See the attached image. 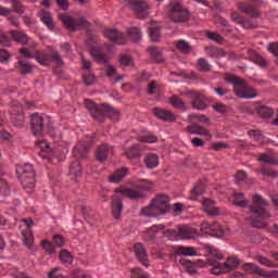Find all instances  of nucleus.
<instances>
[{
  "instance_id": "nucleus-53",
  "label": "nucleus",
  "mask_w": 278,
  "mask_h": 278,
  "mask_svg": "<svg viewBox=\"0 0 278 278\" xmlns=\"http://www.w3.org/2000/svg\"><path fill=\"white\" fill-rule=\"evenodd\" d=\"M0 194H2V197H8V194H10V186L8 185L5 179L1 177H0Z\"/></svg>"
},
{
  "instance_id": "nucleus-18",
  "label": "nucleus",
  "mask_w": 278,
  "mask_h": 278,
  "mask_svg": "<svg viewBox=\"0 0 278 278\" xmlns=\"http://www.w3.org/2000/svg\"><path fill=\"white\" fill-rule=\"evenodd\" d=\"M243 270H245V273L260 275V277H264V278L278 277V271L277 270L266 271V270L262 269L261 267H257V265H255L253 263L244 264L243 265Z\"/></svg>"
},
{
  "instance_id": "nucleus-30",
  "label": "nucleus",
  "mask_w": 278,
  "mask_h": 278,
  "mask_svg": "<svg viewBox=\"0 0 278 278\" xmlns=\"http://www.w3.org/2000/svg\"><path fill=\"white\" fill-rule=\"evenodd\" d=\"M239 265H240V261H238L236 257H229L226 262L222 263L219 275L222 273H229V270L233 268H238Z\"/></svg>"
},
{
  "instance_id": "nucleus-16",
  "label": "nucleus",
  "mask_w": 278,
  "mask_h": 278,
  "mask_svg": "<svg viewBox=\"0 0 278 278\" xmlns=\"http://www.w3.org/2000/svg\"><path fill=\"white\" fill-rule=\"evenodd\" d=\"M258 160L261 162H264L261 168L262 175H265L266 177H277V172H275V169L270 168V165H268V164H277V161L271 155L261 154L258 155Z\"/></svg>"
},
{
  "instance_id": "nucleus-45",
  "label": "nucleus",
  "mask_w": 278,
  "mask_h": 278,
  "mask_svg": "<svg viewBox=\"0 0 278 278\" xmlns=\"http://www.w3.org/2000/svg\"><path fill=\"white\" fill-rule=\"evenodd\" d=\"M251 60L252 62H254V64H257V66H261V68H266V66H268V61L255 52L251 56Z\"/></svg>"
},
{
  "instance_id": "nucleus-21",
  "label": "nucleus",
  "mask_w": 278,
  "mask_h": 278,
  "mask_svg": "<svg viewBox=\"0 0 278 278\" xmlns=\"http://www.w3.org/2000/svg\"><path fill=\"white\" fill-rule=\"evenodd\" d=\"M100 112L102 114V118L98 119L99 123H103L106 118H110V121H113V123H116L121 118V113L116 111V109H113L108 104H102Z\"/></svg>"
},
{
  "instance_id": "nucleus-63",
  "label": "nucleus",
  "mask_w": 278,
  "mask_h": 278,
  "mask_svg": "<svg viewBox=\"0 0 278 278\" xmlns=\"http://www.w3.org/2000/svg\"><path fill=\"white\" fill-rule=\"evenodd\" d=\"M83 80L86 86H92V84H94V74H85Z\"/></svg>"
},
{
  "instance_id": "nucleus-6",
  "label": "nucleus",
  "mask_w": 278,
  "mask_h": 278,
  "mask_svg": "<svg viewBox=\"0 0 278 278\" xmlns=\"http://www.w3.org/2000/svg\"><path fill=\"white\" fill-rule=\"evenodd\" d=\"M163 235L165 238H168V240H177V238H182V240H194V238L199 236V232L188 225H181L176 230H164Z\"/></svg>"
},
{
  "instance_id": "nucleus-64",
  "label": "nucleus",
  "mask_w": 278,
  "mask_h": 278,
  "mask_svg": "<svg viewBox=\"0 0 278 278\" xmlns=\"http://www.w3.org/2000/svg\"><path fill=\"white\" fill-rule=\"evenodd\" d=\"M268 51H269V53H273V55H275V58H278V43L277 42L270 43L268 46Z\"/></svg>"
},
{
  "instance_id": "nucleus-29",
  "label": "nucleus",
  "mask_w": 278,
  "mask_h": 278,
  "mask_svg": "<svg viewBox=\"0 0 278 278\" xmlns=\"http://www.w3.org/2000/svg\"><path fill=\"white\" fill-rule=\"evenodd\" d=\"M175 255H184L185 257H194L197 250L193 247L178 245L174 249Z\"/></svg>"
},
{
  "instance_id": "nucleus-37",
  "label": "nucleus",
  "mask_w": 278,
  "mask_h": 278,
  "mask_svg": "<svg viewBox=\"0 0 278 278\" xmlns=\"http://www.w3.org/2000/svg\"><path fill=\"white\" fill-rule=\"evenodd\" d=\"M231 20L238 25H241V27H244L245 29L254 27L253 24H251V22L242 18V16L238 12L231 13Z\"/></svg>"
},
{
  "instance_id": "nucleus-31",
  "label": "nucleus",
  "mask_w": 278,
  "mask_h": 278,
  "mask_svg": "<svg viewBox=\"0 0 278 278\" xmlns=\"http://www.w3.org/2000/svg\"><path fill=\"white\" fill-rule=\"evenodd\" d=\"M169 103L172 106L175 108V110H180V112H186L188 110V105L184 102V99H181L177 94H173L169 98Z\"/></svg>"
},
{
  "instance_id": "nucleus-27",
  "label": "nucleus",
  "mask_w": 278,
  "mask_h": 278,
  "mask_svg": "<svg viewBox=\"0 0 278 278\" xmlns=\"http://www.w3.org/2000/svg\"><path fill=\"white\" fill-rule=\"evenodd\" d=\"M153 114L161 121H166L167 123H173L177 121L175 113L164 110V109H153Z\"/></svg>"
},
{
  "instance_id": "nucleus-49",
  "label": "nucleus",
  "mask_w": 278,
  "mask_h": 278,
  "mask_svg": "<svg viewBox=\"0 0 278 278\" xmlns=\"http://www.w3.org/2000/svg\"><path fill=\"white\" fill-rule=\"evenodd\" d=\"M59 257L63 264H73V255L66 250L61 251Z\"/></svg>"
},
{
  "instance_id": "nucleus-40",
  "label": "nucleus",
  "mask_w": 278,
  "mask_h": 278,
  "mask_svg": "<svg viewBox=\"0 0 278 278\" xmlns=\"http://www.w3.org/2000/svg\"><path fill=\"white\" fill-rule=\"evenodd\" d=\"M40 18L45 25H47L48 29H53V17L48 11L42 10L40 12Z\"/></svg>"
},
{
  "instance_id": "nucleus-33",
  "label": "nucleus",
  "mask_w": 278,
  "mask_h": 278,
  "mask_svg": "<svg viewBox=\"0 0 278 278\" xmlns=\"http://www.w3.org/2000/svg\"><path fill=\"white\" fill-rule=\"evenodd\" d=\"M127 173H128L127 167H122V168L115 170L113 173V175H111L109 177V181L111 184H118L119 181H123V179H125Z\"/></svg>"
},
{
  "instance_id": "nucleus-22",
  "label": "nucleus",
  "mask_w": 278,
  "mask_h": 278,
  "mask_svg": "<svg viewBox=\"0 0 278 278\" xmlns=\"http://www.w3.org/2000/svg\"><path fill=\"white\" fill-rule=\"evenodd\" d=\"M10 36L13 38L15 42L18 45L27 46L30 48L36 47V43L25 34L24 31L21 30H11Z\"/></svg>"
},
{
  "instance_id": "nucleus-23",
  "label": "nucleus",
  "mask_w": 278,
  "mask_h": 278,
  "mask_svg": "<svg viewBox=\"0 0 278 278\" xmlns=\"http://www.w3.org/2000/svg\"><path fill=\"white\" fill-rule=\"evenodd\" d=\"M112 153H114V148L108 143H103L96 149V160L98 162H105Z\"/></svg>"
},
{
  "instance_id": "nucleus-4",
  "label": "nucleus",
  "mask_w": 278,
  "mask_h": 278,
  "mask_svg": "<svg viewBox=\"0 0 278 278\" xmlns=\"http://www.w3.org/2000/svg\"><path fill=\"white\" fill-rule=\"evenodd\" d=\"M87 45L90 47V55L96 62H98V64L108 63V55H105V51H108L109 48L101 43V39L98 35H88Z\"/></svg>"
},
{
  "instance_id": "nucleus-10",
  "label": "nucleus",
  "mask_w": 278,
  "mask_h": 278,
  "mask_svg": "<svg viewBox=\"0 0 278 278\" xmlns=\"http://www.w3.org/2000/svg\"><path fill=\"white\" fill-rule=\"evenodd\" d=\"M267 205H268V202L264 198H262V195L256 194L253 197L250 211L253 214H256L258 218H262V219L270 218V213H268V211L266 210Z\"/></svg>"
},
{
  "instance_id": "nucleus-61",
  "label": "nucleus",
  "mask_w": 278,
  "mask_h": 278,
  "mask_svg": "<svg viewBox=\"0 0 278 278\" xmlns=\"http://www.w3.org/2000/svg\"><path fill=\"white\" fill-rule=\"evenodd\" d=\"M119 62L123 66H131V56L128 54H121Z\"/></svg>"
},
{
  "instance_id": "nucleus-26",
  "label": "nucleus",
  "mask_w": 278,
  "mask_h": 278,
  "mask_svg": "<svg viewBox=\"0 0 278 278\" xmlns=\"http://www.w3.org/2000/svg\"><path fill=\"white\" fill-rule=\"evenodd\" d=\"M134 249L135 255L140 264L146 267L149 266V255H147V250H144V245L142 243H136Z\"/></svg>"
},
{
  "instance_id": "nucleus-38",
  "label": "nucleus",
  "mask_w": 278,
  "mask_h": 278,
  "mask_svg": "<svg viewBox=\"0 0 278 278\" xmlns=\"http://www.w3.org/2000/svg\"><path fill=\"white\" fill-rule=\"evenodd\" d=\"M189 123H203L204 125H212V122H210V118L205 115L201 114H190L188 116Z\"/></svg>"
},
{
  "instance_id": "nucleus-47",
  "label": "nucleus",
  "mask_w": 278,
  "mask_h": 278,
  "mask_svg": "<svg viewBox=\"0 0 278 278\" xmlns=\"http://www.w3.org/2000/svg\"><path fill=\"white\" fill-rule=\"evenodd\" d=\"M198 68L199 71H201V73H210V71H212V65H210V62H207V60L199 59Z\"/></svg>"
},
{
  "instance_id": "nucleus-56",
  "label": "nucleus",
  "mask_w": 278,
  "mask_h": 278,
  "mask_svg": "<svg viewBox=\"0 0 278 278\" xmlns=\"http://www.w3.org/2000/svg\"><path fill=\"white\" fill-rule=\"evenodd\" d=\"M12 123L14 125V127H23L24 123H25V116L23 115H12Z\"/></svg>"
},
{
  "instance_id": "nucleus-48",
  "label": "nucleus",
  "mask_w": 278,
  "mask_h": 278,
  "mask_svg": "<svg viewBox=\"0 0 278 278\" xmlns=\"http://www.w3.org/2000/svg\"><path fill=\"white\" fill-rule=\"evenodd\" d=\"M149 36L152 42H157L160 40V27L159 26H150L149 27Z\"/></svg>"
},
{
  "instance_id": "nucleus-9",
  "label": "nucleus",
  "mask_w": 278,
  "mask_h": 278,
  "mask_svg": "<svg viewBox=\"0 0 278 278\" xmlns=\"http://www.w3.org/2000/svg\"><path fill=\"white\" fill-rule=\"evenodd\" d=\"M59 18L61 23H63L64 27H66V29H70V31H77V29H79L80 27H90V22H88L86 17L75 18L68 13H60Z\"/></svg>"
},
{
  "instance_id": "nucleus-25",
  "label": "nucleus",
  "mask_w": 278,
  "mask_h": 278,
  "mask_svg": "<svg viewBox=\"0 0 278 278\" xmlns=\"http://www.w3.org/2000/svg\"><path fill=\"white\" fill-rule=\"evenodd\" d=\"M85 105H86L87 110H89V112H90L92 118H94V121H101L103 118V114L100 112V110L103 108V104L98 105L97 103H94L91 100H86Z\"/></svg>"
},
{
  "instance_id": "nucleus-39",
  "label": "nucleus",
  "mask_w": 278,
  "mask_h": 278,
  "mask_svg": "<svg viewBox=\"0 0 278 278\" xmlns=\"http://www.w3.org/2000/svg\"><path fill=\"white\" fill-rule=\"evenodd\" d=\"M126 156L128 157V160H138V157H140V146L139 144H135L131 148H129L128 150H126Z\"/></svg>"
},
{
  "instance_id": "nucleus-42",
  "label": "nucleus",
  "mask_w": 278,
  "mask_h": 278,
  "mask_svg": "<svg viewBox=\"0 0 278 278\" xmlns=\"http://www.w3.org/2000/svg\"><path fill=\"white\" fill-rule=\"evenodd\" d=\"M204 190H205V185H203L202 182L195 185L194 188L191 190V194H190L191 201H197V197H201Z\"/></svg>"
},
{
  "instance_id": "nucleus-28",
  "label": "nucleus",
  "mask_w": 278,
  "mask_h": 278,
  "mask_svg": "<svg viewBox=\"0 0 278 278\" xmlns=\"http://www.w3.org/2000/svg\"><path fill=\"white\" fill-rule=\"evenodd\" d=\"M204 212L208 214V216H220V208L214 205V201L210 199L203 200Z\"/></svg>"
},
{
  "instance_id": "nucleus-20",
  "label": "nucleus",
  "mask_w": 278,
  "mask_h": 278,
  "mask_svg": "<svg viewBox=\"0 0 278 278\" xmlns=\"http://www.w3.org/2000/svg\"><path fill=\"white\" fill-rule=\"evenodd\" d=\"M104 38H108L113 45H125L127 42V37L122 31L116 28H109L104 30Z\"/></svg>"
},
{
  "instance_id": "nucleus-11",
  "label": "nucleus",
  "mask_w": 278,
  "mask_h": 278,
  "mask_svg": "<svg viewBox=\"0 0 278 278\" xmlns=\"http://www.w3.org/2000/svg\"><path fill=\"white\" fill-rule=\"evenodd\" d=\"M125 5H129L137 18H147L149 16V3L144 0H123Z\"/></svg>"
},
{
  "instance_id": "nucleus-36",
  "label": "nucleus",
  "mask_w": 278,
  "mask_h": 278,
  "mask_svg": "<svg viewBox=\"0 0 278 278\" xmlns=\"http://www.w3.org/2000/svg\"><path fill=\"white\" fill-rule=\"evenodd\" d=\"M144 164L147 168H157V166L160 165V157L156 154L150 153L146 156Z\"/></svg>"
},
{
  "instance_id": "nucleus-19",
  "label": "nucleus",
  "mask_w": 278,
  "mask_h": 278,
  "mask_svg": "<svg viewBox=\"0 0 278 278\" xmlns=\"http://www.w3.org/2000/svg\"><path fill=\"white\" fill-rule=\"evenodd\" d=\"M189 97L191 99V106L193 110H207V101H205V94L199 91H189Z\"/></svg>"
},
{
  "instance_id": "nucleus-2",
  "label": "nucleus",
  "mask_w": 278,
  "mask_h": 278,
  "mask_svg": "<svg viewBox=\"0 0 278 278\" xmlns=\"http://www.w3.org/2000/svg\"><path fill=\"white\" fill-rule=\"evenodd\" d=\"M225 81L232 84L233 91L240 99H255V97H257V91H255L253 87L249 86L244 79L233 74H227Z\"/></svg>"
},
{
  "instance_id": "nucleus-43",
  "label": "nucleus",
  "mask_w": 278,
  "mask_h": 278,
  "mask_svg": "<svg viewBox=\"0 0 278 278\" xmlns=\"http://www.w3.org/2000/svg\"><path fill=\"white\" fill-rule=\"evenodd\" d=\"M257 114L261 118H270L273 116V109L266 105L257 106Z\"/></svg>"
},
{
  "instance_id": "nucleus-62",
  "label": "nucleus",
  "mask_w": 278,
  "mask_h": 278,
  "mask_svg": "<svg viewBox=\"0 0 278 278\" xmlns=\"http://www.w3.org/2000/svg\"><path fill=\"white\" fill-rule=\"evenodd\" d=\"M41 247L45 249V251H47V253H53L55 251L53 243L47 240L41 242Z\"/></svg>"
},
{
  "instance_id": "nucleus-13",
  "label": "nucleus",
  "mask_w": 278,
  "mask_h": 278,
  "mask_svg": "<svg viewBox=\"0 0 278 278\" xmlns=\"http://www.w3.org/2000/svg\"><path fill=\"white\" fill-rule=\"evenodd\" d=\"M200 230L202 233H207L208 236H213L214 238H223L227 230L218 223L210 224L207 222H202L200 225Z\"/></svg>"
},
{
  "instance_id": "nucleus-54",
  "label": "nucleus",
  "mask_w": 278,
  "mask_h": 278,
  "mask_svg": "<svg viewBox=\"0 0 278 278\" xmlns=\"http://www.w3.org/2000/svg\"><path fill=\"white\" fill-rule=\"evenodd\" d=\"M140 142H147L149 144H153V142H157V137L153 134H148L139 137Z\"/></svg>"
},
{
  "instance_id": "nucleus-57",
  "label": "nucleus",
  "mask_w": 278,
  "mask_h": 278,
  "mask_svg": "<svg viewBox=\"0 0 278 278\" xmlns=\"http://www.w3.org/2000/svg\"><path fill=\"white\" fill-rule=\"evenodd\" d=\"M20 66L23 75H27L31 73L33 68L31 64H29L27 61H20Z\"/></svg>"
},
{
  "instance_id": "nucleus-14",
  "label": "nucleus",
  "mask_w": 278,
  "mask_h": 278,
  "mask_svg": "<svg viewBox=\"0 0 278 278\" xmlns=\"http://www.w3.org/2000/svg\"><path fill=\"white\" fill-rule=\"evenodd\" d=\"M208 265L213 266V275H220V268L223 266V254L216 248H210Z\"/></svg>"
},
{
  "instance_id": "nucleus-17",
  "label": "nucleus",
  "mask_w": 278,
  "mask_h": 278,
  "mask_svg": "<svg viewBox=\"0 0 278 278\" xmlns=\"http://www.w3.org/2000/svg\"><path fill=\"white\" fill-rule=\"evenodd\" d=\"M23 223L26 225V228L22 230V237H23V242L25 247L29 249V251H34V232L31 231V227L34 225L33 219H23Z\"/></svg>"
},
{
  "instance_id": "nucleus-51",
  "label": "nucleus",
  "mask_w": 278,
  "mask_h": 278,
  "mask_svg": "<svg viewBox=\"0 0 278 278\" xmlns=\"http://www.w3.org/2000/svg\"><path fill=\"white\" fill-rule=\"evenodd\" d=\"M248 135L255 140V142H264V135L260 130H249Z\"/></svg>"
},
{
  "instance_id": "nucleus-59",
  "label": "nucleus",
  "mask_w": 278,
  "mask_h": 278,
  "mask_svg": "<svg viewBox=\"0 0 278 278\" xmlns=\"http://www.w3.org/2000/svg\"><path fill=\"white\" fill-rule=\"evenodd\" d=\"M131 277L132 278H150L149 274L142 271V269L140 268H134L131 270Z\"/></svg>"
},
{
  "instance_id": "nucleus-60",
  "label": "nucleus",
  "mask_w": 278,
  "mask_h": 278,
  "mask_svg": "<svg viewBox=\"0 0 278 278\" xmlns=\"http://www.w3.org/2000/svg\"><path fill=\"white\" fill-rule=\"evenodd\" d=\"M12 39L4 33H0V47H10Z\"/></svg>"
},
{
  "instance_id": "nucleus-58",
  "label": "nucleus",
  "mask_w": 278,
  "mask_h": 278,
  "mask_svg": "<svg viewBox=\"0 0 278 278\" xmlns=\"http://www.w3.org/2000/svg\"><path fill=\"white\" fill-rule=\"evenodd\" d=\"M257 262H260L262 266H267V268H275V266H277V264L264 256H257Z\"/></svg>"
},
{
  "instance_id": "nucleus-24",
  "label": "nucleus",
  "mask_w": 278,
  "mask_h": 278,
  "mask_svg": "<svg viewBox=\"0 0 278 278\" xmlns=\"http://www.w3.org/2000/svg\"><path fill=\"white\" fill-rule=\"evenodd\" d=\"M186 130L188 134H193L194 136H204L205 138H212V134L205 127L198 125L197 122L191 123L187 126Z\"/></svg>"
},
{
  "instance_id": "nucleus-50",
  "label": "nucleus",
  "mask_w": 278,
  "mask_h": 278,
  "mask_svg": "<svg viewBox=\"0 0 278 278\" xmlns=\"http://www.w3.org/2000/svg\"><path fill=\"white\" fill-rule=\"evenodd\" d=\"M11 5L13 8V12H16V14H23V12H25V7L21 0H11Z\"/></svg>"
},
{
  "instance_id": "nucleus-12",
  "label": "nucleus",
  "mask_w": 278,
  "mask_h": 278,
  "mask_svg": "<svg viewBox=\"0 0 278 278\" xmlns=\"http://www.w3.org/2000/svg\"><path fill=\"white\" fill-rule=\"evenodd\" d=\"M94 135H87L85 141H80L77 143V146L73 150V155L77 160H86L88 157V151L90 150V147L94 144Z\"/></svg>"
},
{
  "instance_id": "nucleus-8",
  "label": "nucleus",
  "mask_w": 278,
  "mask_h": 278,
  "mask_svg": "<svg viewBox=\"0 0 278 278\" xmlns=\"http://www.w3.org/2000/svg\"><path fill=\"white\" fill-rule=\"evenodd\" d=\"M168 16L174 23H186L190 18V11L181 2L174 0L169 5Z\"/></svg>"
},
{
  "instance_id": "nucleus-32",
  "label": "nucleus",
  "mask_w": 278,
  "mask_h": 278,
  "mask_svg": "<svg viewBox=\"0 0 278 278\" xmlns=\"http://www.w3.org/2000/svg\"><path fill=\"white\" fill-rule=\"evenodd\" d=\"M166 228V226L164 225H154L152 226L144 235V240L147 242H154L155 240V236L157 233V231H162Z\"/></svg>"
},
{
  "instance_id": "nucleus-3",
  "label": "nucleus",
  "mask_w": 278,
  "mask_h": 278,
  "mask_svg": "<svg viewBox=\"0 0 278 278\" xmlns=\"http://www.w3.org/2000/svg\"><path fill=\"white\" fill-rule=\"evenodd\" d=\"M115 193L116 194L113 195L112 201V213L114 218H119L123 212V200L121 198V194L123 197H128V199H141L142 197V191H140V189H115Z\"/></svg>"
},
{
  "instance_id": "nucleus-15",
  "label": "nucleus",
  "mask_w": 278,
  "mask_h": 278,
  "mask_svg": "<svg viewBox=\"0 0 278 278\" xmlns=\"http://www.w3.org/2000/svg\"><path fill=\"white\" fill-rule=\"evenodd\" d=\"M30 127L33 135L36 137L45 136V134H47V127H45V118L37 113L30 116Z\"/></svg>"
},
{
  "instance_id": "nucleus-35",
  "label": "nucleus",
  "mask_w": 278,
  "mask_h": 278,
  "mask_svg": "<svg viewBox=\"0 0 278 278\" xmlns=\"http://www.w3.org/2000/svg\"><path fill=\"white\" fill-rule=\"evenodd\" d=\"M37 146L39 149H41V157H45L46 160H50L51 155H53V150L49 147V143L45 140H40L37 142Z\"/></svg>"
},
{
  "instance_id": "nucleus-41",
  "label": "nucleus",
  "mask_w": 278,
  "mask_h": 278,
  "mask_svg": "<svg viewBox=\"0 0 278 278\" xmlns=\"http://www.w3.org/2000/svg\"><path fill=\"white\" fill-rule=\"evenodd\" d=\"M127 34H128V38H130V40H132L134 42H138V40L142 38V31L138 27H130L127 30Z\"/></svg>"
},
{
  "instance_id": "nucleus-7",
  "label": "nucleus",
  "mask_w": 278,
  "mask_h": 278,
  "mask_svg": "<svg viewBox=\"0 0 278 278\" xmlns=\"http://www.w3.org/2000/svg\"><path fill=\"white\" fill-rule=\"evenodd\" d=\"M35 58L41 66H50L51 62H54L56 66H62V64H64L62 55L53 48H48L47 52L37 50L35 52Z\"/></svg>"
},
{
  "instance_id": "nucleus-5",
  "label": "nucleus",
  "mask_w": 278,
  "mask_h": 278,
  "mask_svg": "<svg viewBox=\"0 0 278 278\" xmlns=\"http://www.w3.org/2000/svg\"><path fill=\"white\" fill-rule=\"evenodd\" d=\"M16 175H18L23 188L31 190L36 187V170H34L31 164L18 165L16 167Z\"/></svg>"
},
{
  "instance_id": "nucleus-34",
  "label": "nucleus",
  "mask_w": 278,
  "mask_h": 278,
  "mask_svg": "<svg viewBox=\"0 0 278 278\" xmlns=\"http://www.w3.org/2000/svg\"><path fill=\"white\" fill-rule=\"evenodd\" d=\"M238 8L241 12H244V14H248V16H260V12L255 10V7H253V4H249L247 2H240L238 4Z\"/></svg>"
},
{
  "instance_id": "nucleus-1",
  "label": "nucleus",
  "mask_w": 278,
  "mask_h": 278,
  "mask_svg": "<svg viewBox=\"0 0 278 278\" xmlns=\"http://www.w3.org/2000/svg\"><path fill=\"white\" fill-rule=\"evenodd\" d=\"M169 201L170 199L168 195H157L154 200H152L149 206L141 210L142 216L157 218V216H162V214H167V212H170Z\"/></svg>"
},
{
  "instance_id": "nucleus-55",
  "label": "nucleus",
  "mask_w": 278,
  "mask_h": 278,
  "mask_svg": "<svg viewBox=\"0 0 278 278\" xmlns=\"http://www.w3.org/2000/svg\"><path fill=\"white\" fill-rule=\"evenodd\" d=\"M70 170L72 175H75V177H79V175H81V163H73L70 167Z\"/></svg>"
},
{
  "instance_id": "nucleus-46",
  "label": "nucleus",
  "mask_w": 278,
  "mask_h": 278,
  "mask_svg": "<svg viewBox=\"0 0 278 278\" xmlns=\"http://www.w3.org/2000/svg\"><path fill=\"white\" fill-rule=\"evenodd\" d=\"M233 205H238L239 207H247L249 205V202L244 199V193L235 194Z\"/></svg>"
},
{
  "instance_id": "nucleus-44",
  "label": "nucleus",
  "mask_w": 278,
  "mask_h": 278,
  "mask_svg": "<svg viewBox=\"0 0 278 278\" xmlns=\"http://www.w3.org/2000/svg\"><path fill=\"white\" fill-rule=\"evenodd\" d=\"M148 51L155 62H159V64H161V62H164V58H162V51L159 50V48L151 47Z\"/></svg>"
},
{
  "instance_id": "nucleus-52",
  "label": "nucleus",
  "mask_w": 278,
  "mask_h": 278,
  "mask_svg": "<svg viewBox=\"0 0 278 278\" xmlns=\"http://www.w3.org/2000/svg\"><path fill=\"white\" fill-rule=\"evenodd\" d=\"M176 47L181 53H190V45L186 40L177 41Z\"/></svg>"
}]
</instances>
